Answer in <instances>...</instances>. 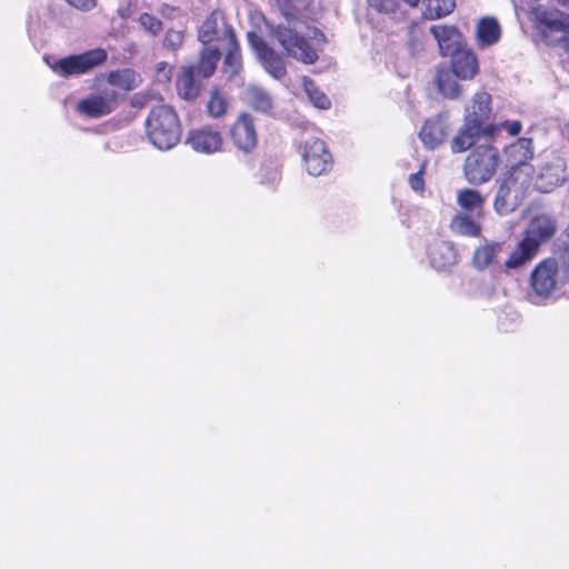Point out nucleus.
I'll list each match as a JSON object with an SVG mask.
<instances>
[{"label": "nucleus", "mask_w": 569, "mask_h": 569, "mask_svg": "<svg viewBox=\"0 0 569 569\" xmlns=\"http://www.w3.org/2000/svg\"><path fill=\"white\" fill-rule=\"evenodd\" d=\"M476 36L479 46H492L500 39V26L493 18H483L477 24Z\"/></svg>", "instance_id": "28"}, {"label": "nucleus", "mask_w": 569, "mask_h": 569, "mask_svg": "<svg viewBox=\"0 0 569 569\" xmlns=\"http://www.w3.org/2000/svg\"><path fill=\"white\" fill-rule=\"evenodd\" d=\"M497 130H501V128H498V124H487L483 126L481 123V130H480V137L481 136H492Z\"/></svg>", "instance_id": "45"}, {"label": "nucleus", "mask_w": 569, "mask_h": 569, "mask_svg": "<svg viewBox=\"0 0 569 569\" xmlns=\"http://www.w3.org/2000/svg\"><path fill=\"white\" fill-rule=\"evenodd\" d=\"M186 143L193 151L203 154L221 152L224 144L221 132L212 126H201L189 130Z\"/></svg>", "instance_id": "8"}, {"label": "nucleus", "mask_w": 569, "mask_h": 569, "mask_svg": "<svg viewBox=\"0 0 569 569\" xmlns=\"http://www.w3.org/2000/svg\"><path fill=\"white\" fill-rule=\"evenodd\" d=\"M139 21L142 28L152 36H157L162 30V22L149 13H142Z\"/></svg>", "instance_id": "39"}, {"label": "nucleus", "mask_w": 569, "mask_h": 569, "mask_svg": "<svg viewBox=\"0 0 569 569\" xmlns=\"http://www.w3.org/2000/svg\"><path fill=\"white\" fill-rule=\"evenodd\" d=\"M194 76L193 67H183L177 79V90L179 96L183 99H194L199 93V84L197 83Z\"/></svg>", "instance_id": "30"}, {"label": "nucleus", "mask_w": 569, "mask_h": 569, "mask_svg": "<svg viewBox=\"0 0 569 569\" xmlns=\"http://www.w3.org/2000/svg\"><path fill=\"white\" fill-rule=\"evenodd\" d=\"M146 130L149 141L159 150L173 148L181 137V126L174 110L166 104L151 109Z\"/></svg>", "instance_id": "2"}, {"label": "nucleus", "mask_w": 569, "mask_h": 569, "mask_svg": "<svg viewBox=\"0 0 569 569\" xmlns=\"http://www.w3.org/2000/svg\"><path fill=\"white\" fill-rule=\"evenodd\" d=\"M428 258L432 268L447 270L457 262V253L452 243L435 241L428 248Z\"/></svg>", "instance_id": "21"}, {"label": "nucleus", "mask_w": 569, "mask_h": 569, "mask_svg": "<svg viewBox=\"0 0 569 569\" xmlns=\"http://www.w3.org/2000/svg\"><path fill=\"white\" fill-rule=\"evenodd\" d=\"M565 180L563 162L557 159L542 168L537 181V187L543 192L551 191Z\"/></svg>", "instance_id": "26"}, {"label": "nucleus", "mask_w": 569, "mask_h": 569, "mask_svg": "<svg viewBox=\"0 0 569 569\" xmlns=\"http://www.w3.org/2000/svg\"><path fill=\"white\" fill-rule=\"evenodd\" d=\"M231 141L238 151L250 153L257 147V131L252 118L241 113L229 131Z\"/></svg>", "instance_id": "13"}, {"label": "nucleus", "mask_w": 569, "mask_h": 569, "mask_svg": "<svg viewBox=\"0 0 569 569\" xmlns=\"http://www.w3.org/2000/svg\"><path fill=\"white\" fill-rule=\"evenodd\" d=\"M228 41H229V50L224 59V66L227 71L233 76L238 73L241 68V58L239 54L238 47L234 42L233 34L231 32H227Z\"/></svg>", "instance_id": "35"}, {"label": "nucleus", "mask_w": 569, "mask_h": 569, "mask_svg": "<svg viewBox=\"0 0 569 569\" xmlns=\"http://www.w3.org/2000/svg\"><path fill=\"white\" fill-rule=\"evenodd\" d=\"M422 16L426 19L435 20L449 14L456 6L455 0H421Z\"/></svg>", "instance_id": "32"}, {"label": "nucleus", "mask_w": 569, "mask_h": 569, "mask_svg": "<svg viewBox=\"0 0 569 569\" xmlns=\"http://www.w3.org/2000/svg\"><path fill=\"white\" fill-rule=\"evenodd\" d=\"M218 34V16L212 13L201 24L198 33L199 41L207 44L217 39Z\"/></svg>", "instance_id": "37"}, {"label": "nucleus", "mask_w": 569, "mask_h": 569, "mask_svg": "<svg viewBox=\"0 0 569 569\" xmlns=\"http://www.w3.org/2000/svg\"><path fill=\"white\" fill-rule=\"evenodd\" d=\"M540 29L547 42L561 44L565 49L569 41V16H550L540 22Z\"/></svg>", "instance_id": "14"}, {"label": "nucleus", "mask_w": 569, "mask_h": 569, "mask_svg": "<svg viewBox=\"0 0 569 569\" xmlns=\"http://www.w3.org/2000/svg\"><path fill=\"white\" fill-rule=\"evenodd\" d=\"M279 179V170L277 167L273 168L272 172H271V176L269 178V181L271 183L276 182L277 180Z\"/></svg>", "instance_id": "46"}, {"label": "nucleus", "mask_w": 569, "mask_h": 569, "mask_svg": "<svg viewBox=\"0 0 569 569\" xmlns=\"http://www.w3.org/2000/svg\"><path fill=\"white\" fill-rule=\"evenodd\" d=\"M302 159L308 173L313 177L325 174L331 168V154L320 139L312 138L306 141Z\"/></svg>", "instance_id": "10"}, {"label": "nucleus", "mask_w": 569, "mask_h": 569, "mask_svg": "<svg viewBox=\"0 0 569 569\" xmlns=\"http://www.w3.org/2000/svg\"><path fill=\"white\" fill-rule=\"evenodd\" d=\"M67 2L70 6L83 11H89L97 4L96 0H67Z\"/></svg>", "instance_id": "43"}, {"label": "nucleus", "mask_w": 569, "mask_h": 569, "mask_svg": "<svg viewBox=\"0 0 569 569\" xmlns=\"http://www.w3.org/2000/svg\"><path fill=\"white\" fill-rule=\"evenodd\" d=\"M538 253L539 250L522 237L508 253L503 268L506 270L520 269L532 261Z\"/></svg>", "instance_id": "18"}, {"label": "nucleus", "mask_w": 569, "mask_h": 569, "mask_svg": "<svg viewBox=\"0 0 569 569\" xmlns=\"http://www.w3.org/2000/svg\"><path fill=\"white\" fill-rule=\"evenodd\" d=\"M457 204L460 208V212L476 213L478 216H485V202L486 198L482 193L476 189L463 188L458 190Z\"/></svg>", "instance_id": "25"}, {"label": "nucleus", "mask_w": 569, "mask_h": 569, "mask_svg": "<svg viewBox=\"0 0 569 569\" xmlns=\"http://www.w3.org/2000/svg\"><path fill=\"white\" fill-rule=\"evenodd\" d=\"M157 74L161 81H168L171 77V68L167 62H159L156 66Z\"/></svg>", "instance_id": "44"}, {"label": "nucleus", "mask_w": 569, "mask_h": 569, "mask_svg": "<svg viewBox=\"0 0 569 569\" xmlns=\"http://www.w3.org/2000/svg\"><path fill=\"white\" fill-rule=\"evenodd\" d=\"M532 168H526V172L509 171L498 188L495 207L498 212L508 211L523 194L531 181Z\"/></svg>", "instance_id": "7"}, {"label": "nucleus", "mask_w": 569, "mask_h": 569, "mask_svg": "<svg viewBox=\"0 0 569 569\" xmlns=\"http://www.w3.org/2000/svg\"><path fill=\"white\" fill-rule=\"evenodd\" d=\"M220 59V51L216 47H207L201 51L200 60L198 66L194 68V73L202 77L209 78L213 74L217 68V63Z\"/></svg>", "instance_id": "31"}, {"label": "nucleus", "mask_w": 569, "mask_h": 569, "mask_svg": "<svg viewBox=\"0 0 569 569\" xmlns=\"http://www.w3.org/2000/svg\"><path fill=\"white\" fill-rule=\"evenodd\" d=\"M183 32L179 30H168L163 39V46L170 50H177L183 42Z\"/></svg>", "instance_id": "40"}, {"label": "nucleus", "mask_w": 569, "mask_h": 569, "mask_svg": "<svg viewBox=\"0 0 569 569\" xmlns=\"http://www.w3.org/2000/svg\"><path fill=\"white\" fill-rule=\"evenodd\" d=\"M455 71L441 69L437 73L436 82L439 92L448 99H457L460 97L461 89L457 81Z\"/></svg>", "instance_id": "29"}, {"label": "nucleus", "mask_w": 569, "mask_h": 569, "mask_svg": "<svg viewBox=\"0 0 569 569\" xmlns=\"http://www.w3.org/2000/svg\"><path fill=\"white\" fill-rule=\"evenodd\" d=\"M481 126L463 119V124L458 129L450 142L452 153H461L470 149L480 138Z\"/></svg>", "instance_id": "24"}, {"label": "nucleus", "mask_w": 569, "mask_h": 569, "mask_svg": "<svg viewBox=\"0 0 569 569\" xmlns=\"http://www.w3.org/2000/svg\"><path fill=\"white\" fill-rule=\"evenodd\" d=\"M423 166L420 168V170L416 173L410 174L409 177V184L412 188V190L417 192H422L425 189V181H423Z\"/></svg>", "instance_id": "41"}, {"label": "nucleus", "mask_w": 569, "mask_h": 569, "mask_svg": "<svg viewBox=\"0 0 569 569\" xmlns=\"http://www.w3.org/2000/svg\"><path fill=\"white\" fill-rule=\"evenodd\" d=\"M557 229L555 217L548 213H539L529 220L522 237L539 250L543 243L556 234Z\"/></svg>", "instance_id": "12"}, {"label": "nucleus", "mask_w": 569, "mask_h": 569, "mask_svg": "<svg viewBox=\"0 0 569 569\" xmlns=\"http://www.w3.org/2000/svg\"><path fill=\"white\" fill-rule=\"evenodd\" d=\"M500 161L498 148L490 144L478 146L470 151L463 161V176L470 184H483L496 174Z\"/></svg>", "instance_id": "4"}, {"label": "nucleus", "mask_w": 569, "mask_h": 569, "mask_svg": "<svg viewBox=\"0 0 569 569\" xmlns=\"http://www.w3.org/2000/svg\"><path fill=\"white\" fill-rule=\"evenodd\" d=\"M448 126L441 116L426 120L419 131V139L429 150H435L446 139Z\"/></svg>", "instance_id": "15"}, {"label": "nucleus", "mask_w": 569, "mask_h": 569, "mask_svg": "<svg viewBox=\"0 0 569 569\" xmlns=\"http://www.w3.org/2000/svg\"><path fill=\"white\" fill-rule=\"evenodd\" d=\"M244 99L254 110L260 112H269L272 108V99L269 93L257 86L247 88Z\"/></svg>", "instance_id": "33"}, {"label": "nucleus", "mask_w": 569, "mask_h": 569, "mask_svg": "<svg viewBox=\"0 0 569 569\" xmlns=\"http://www.w3.org/2000/svg\"><path fill=\"white\" fill-rule=\"evenodd\" d=\"M450 56L452 70L459 79L467 80L476 76L478 72V61L471 51L461 47Z\"/></svg>", "instance_id": "23"}, {"label": "nucleus", "mask_w": 569, "mask_h": 569, "mask_svg": "<svg viewBox=\"0 0 569 569\" xmlns=\"http://www.w3.org/2000/svg\"><path fill=\"white\" fill-rule=\"evenodd\" d=\"M369 6L376 11L391 14L399 8V0H368Z\"/></svg>", "instance_id": "38"}, {"label": "nucleus", "mask_w": 569, "mask_h": 569, "mask_svg": "<svg viewBox=\"0 0 569 569\" xmlns=\"http://www.w3.org/2000/svg\"><path fill=\"white\" fill-rule=\"evenodd\" d=\"M301 82L309 100L315 107L319 109H328L330 107V100L317 88L312 80L307 77H302Z\"/></svg>", "instance_id": "34"}, {"label": "nucleus", "mask_w": 569, "mask_h": 569, "mask_svg": "<svg viewBox=\"0 0 569 569\" xmlns=\"http://www.w3.org/2000/svg\"><path fill=\"white\" fill-rule=\"evenodd\" d=\"M558 2H559L561 6H563V7H566V8H569V0H558Z\"/></svg>", "instance_id": "47"}, {"label": "nucleus", "mask_w": 569, "mask_h": 569, "mask_svg": "<svg viewBox=\"0 0 569 569\" xmlns=\"http://www.w3.org/2000/svg\"><path fill=\"white\" fill-rule=\"evenodd\" d=\"M502 250V242L485 241L475 249L472 266L480 271L492 268L499 263V257Z\"/></svg>", "instance_id": "19"}, {"label": "nucleus", "mask_w": 569, "mask_h": 569, "mask_svg": "<svg viewBox=\"0 0 569 569\" xmlns=\"http://www.w3.org/2000/svg\"><path fill=\"white\" fill-rule=\"evenodd\" d=\"M430 31L437 40L442 56H450L462 47V37L452 26H432Z\"/></svg>", "instance_id": "20"}, {"label": "nucleus", "mask_w": 569, "mask_h": 569, "mask_svg": "<svg viewBox=\"0 0 569 569\" xmlns=\"http://www.w3.org/2000/svg\"><path fill=\"white\" fill-rule=\"evenodd\" d=\"M227 100L224 96L217 89L211 91L210 99L207 103V111L212 118H220L227 111Z\"/></svg>", "instance_id": "36"}, {"label": "nucleus", "mask_w": 569, "mask_h": 569, "mask_svg": "<svg viewBox=\"0 0 569 569\" xmlns=\"http://www.w3.org/2000/svg\"><path fill=\"white\" fill-rule=\"evenodd\" d=\"M498 128L506 130L510 137H516L521 132L522 123L519 120L503 121L498 123Z\"/></svg>", "instance_id": "42"}, {"label": "nucleus", "mask_w": 569, "mask_h": 569, "mask_svg": "<svg viewBox=\"0 0 569 569\" xmlns=\"http://www.w3.org/2000/svg\"><path fill=\"white\" fill-rule=\"evenodd\" d=\"M282 19L278 23L266 21L269 37L277 41L288 57L311 64L318 59L315 44L326 41L323 33L308 26L297 17V11L305 6V0H276Z\"/></svg>", "instance_id": "1"}, {"label": "nucleus", "mask_w": 569, "mask_h": 569, "mask_svg": "<svg viewBox=\"0 0 569 569\" xmlns=\"http://www.w3.org/2000/svg\"><path fill=\"white\" fill-rule=\"evenodd\" d=\"M507 158L511 171L526 172V168H531L528 162L533 157L532 140L528 138H520L507 148Z\"/></svg>", "instance_id": "16"}, {"label": "nucleus", "mask_w": 569, "mask_h": 569, "mask_svg": "<svg viewBox=\"0 0 569 569\" xmlns=\"http://www.w3.org/2000/svg\"><path fill=\"white\" fill-rule=\"evenodd\" d=\"M117 101V90L106 88L78 101L77 111L89 118H99L109 114L116 108Z\"/></svg>", "instance_id": "9"}, {"label": "nucleus", "mask_w": 569, "mask_h": 569, "mask_svg": "<svg viewBox=\"0 0 569 569\" xmlns=\"http://www.w3.org/2000/svg\"><path fill=\"white\" fill-rule=\"evenodd\" d=\"M532 168H526V172L509 171L498 188L495 207L498 212L508 211L523 194L531 181Z\"/></svg>", "instance_id": "6"}, {"label": "nucleus", "mask_w": 569, "mask_h": 569, "mask_svg": "<svg viewBox=\"0 0 569 569\" xmlns=\"http://www.w3.org/2000/svg\"><path fill=\"white\" fill-rule=\"evenodd\" d=\"M485 216L457 211L450 220V230L463 237L477 238L482 231V219Z\"/></svg>", "instance_id": "17"}, {"label": "nucleus", "mask_w": 569, "mask_h": 569, "mask_svg": "<svg viewBox=\"0 0 569 569\" xmlns=\"http://www.w3.org/2000/svg\"><path fill=\"white\" fill-rule=\"evenodd\" d=\"M491 97L487 92H477L473 94L470 104H468L465 109L463 119L481 126L486 120L489 119L491 108H490Z\"/></svg>", "instance_id": "22"}, {"label": "nucleus", "mask_w": 569, "mask_h": 569, "mask_svg": "<svg viewBox=\"0 0 569 569\" xmlns=\"http://www.w3.org/2000/svg\"><path fill=\"white\" fill-rule=\"evenodd\" d=\"M106 79L110 86L126 92L138 88L142 82L141 76L132 69L110 71Z\"/></svg>", "instance_id": "27"}, {"label": "nucleus", "mask_w": 569, "mask_h": 569, "mask_svg": "<svg viewBox=\"0 0 569 569\" xmlns=\"http://www.w3.org/2000/svg\"><path fill=\"white\" fill-rule=\"evenodd\" d=\"M107 60L103 49H93L80 54H72L62 59L46 58L49 68L61 77L79 76L89 72Z\"/></svg>", "instance_id": "5"}, {"label": "nucleus", "mask_w": 569, "mask_h": 569, "mask_svg": "<svg viewBox=\"0 0 569 569\" xmlns=\"http://www.w3.org/2000/svg\"><path fill=\"white\" fill-rule=\"evenodd\" d=\"M248 40L264 70L273 78L281 79L286 74L282 57L269 48L264 40L254 32H248Z\"/></svg>", "instance_id": "11"}, {"label": "nucleus", "mask_w": 569, "mask_h": 569, "mask_svg": "<svg viewBox=\"0 0 569 569\" xmlns=\"http://www.w3.org/2000/svg\"><path fill=\"white\" fill-rule=\"evenodd\" d=\"M569 280V263L556 258L541 260L531 271L530 286L539 298H549Z\"/></svg>", "instance_id": "3"}]
</instances>
